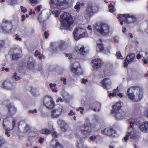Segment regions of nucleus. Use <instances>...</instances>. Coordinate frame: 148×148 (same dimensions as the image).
Here are the masks:
<instances>
[{"mask_svg":"<svg viewBox=\"0 0 148 148\" xmlns=\"http://www.w3.org/2000/svg\"><path fill=\"white\" fill-rule=\"evenodd\" d=\"M20 8L21 11L23 13H25L27 11V9L25 8L23 6H21Z\"/></svg>","mask_w":148,"mask_h":148,"instance_id":"obj_53","label":"nucleus"},{"mask_svg":"<svg viewBox=\"0 0 148 148\" xmlns=\"http://www.w3.org/2000/svg\"><path fill=\"white\" fill-rule=\"evenodd\" d=\"M1 70L2 71H5L7 72H8L9 71V69L8 68H5L4 67H1Z\"/></svg>","mask_w":148,"mask_h":148,"instance_id":"obj_61","label":"nucleus"},{"mask_svg":"<svg viewBox=\"0 0 148 148\" xmlns=\"http://www.w3.org/2000/svg\"><path fill=\"white\" fill-rule=\"evenodd\" d=\"M1 27L4 33L10 32H11L12 28V21L5 18L3 19Z\"/></svg>","mask_w":148,"mask_h":148,"instance_id":"obj_9","label":"nucleus"},{"mask_svg":"<svg viewBox=\"0 0 148 148\" xmlns=\"http://www.w3.org/2000/svg\"><path fill=\"white\" fill-rule=\"evenodd\" d=\"M80 3L79 2H77L75 5L74 6V8L76 10L77 12H79L80 8Z\"/></svg>","mask_w":148,"mask_h":148,"instance_id":"obj_41","label":"nucleus"},{"mask_svg":"<svg viewBox=\"0 0 148 148\" xmlns=\"http://www.w3.org/2000/svg\"><path fill=\"white\" fill-rule=\"evenodd\" d=\"M101 62L100 59L97 58L91 61V65L94 69H98L101 67Z\"/></svg>","mask_w":148,"mask_h":148,"instance_id":"obj_23","label":"nucleus"},{"mask_svg":"<svg viewBox=\"0 0 148 148\" xmlns=\"http://www.w3.org/2000/svg\"><path fill=\"white\" fill-rule=\"evenodd\" d=\"M43 102L44 106L49 109H51L54 106L55 102L50 96L45 97L43 99Z\"/></svg>","mask_w":148,"mask_h":148,"instance_id":"obj_12","label":"nucleus"},{"mask_svg":"<svg viewBox=\"0 0 148 148\" xmlns=\"http://www.w3.org/2000/svg\"><path fill=\"white\" fill-rule=\"evenodd\" d=\"M16 85L14 82H11L9 80L4 81L3 83L2 87L5 89L11 90L14 89Z\"/></svg>","mask_w":148,"mask_h":148,"instance_id":"obj_18","label":"nucleus"},{"mask_svg":"<svg viewBox=\"0 0 148 148\" xmlns=\"http://www.w3.org/2000/svg\"><path fill=\"white\" fill-rule=\"evenodd\" d=\"M49 148H63V147L57 140L53 139L51 142L50 146Z\"/></svg>","mask_w":148,"mask_h":148,"instance_id":"obj_25","label":"nucleus"},{"mask_svg":"<svg viewBox=\"0 0 148 148\" xmlns=\"http://www.w3.org/2000/svg\"><path fill=\"white\" fill-rule=\"evenodd\" d=\"M119 86H117L116 88L117 89H114L112 93H110L109 94V96L111 97V96L114 97L117 94V95L121 98L122 97L123 95L121 93H118L119 92Z\"/></svg>","mask_w":148,"mask_h":148,"instance_id":"obj_28","label":"nucleus"},{"mask_svg":"<svg viewBox=\"0 0 148 148\" xmlns=\"http://www.w3.org/2000/svg\"><path fill=\"white\" fill-rule=\"evenodd\" d=\"M35 66V60L32 57H29L27 62V67L28 69H31Z\"/></svg>","mask_w":148,"mask_h":148,"instance_id":"obj_27","label":"nucleus"},{"mask_svg":"<svg viewBox=\"0 0 148 148\" xmlns=\"http://www.w3.org/2000/svg\"><path fill=\"white\" fill-rule=\"evenodd\" d=\"M70 68L71 71L76 75H78L81 74L82 69L79 63L75 62L71 65Z\"/></svg>","mask_w":148,"mask_h":148,"instance_id":"obj_16","label":"nucleus"},{"mask_svg":"<svg viewBox=\"0 0 148 148\" xmlns=\"http://www.w3.org/2000/svg\"><path fill=\"white\" fill-rule=\"evenodd\" d=\"M50 88L53 92H57L58 90H57V88L56 87V84L50 83L49 84Z\"/></svg>","mask_w":148,"mask_h":148,"instance_id":"obj_34","label":"nucleus"},{"mask_svg":"<svg viewBox=\"0 0 148 148\" xmlns=\"http://www.w3.org/2000/svg\"><path fill=\"white\" fill-rule=\"evenodd\" d=\"M63 109V106H59L53 110L51 112V117L52 118H58L61 115Z\"/></svg>","mask_w":148,"mask_h":148,"instance_id":"obj_15","label":"nucleus"},{"mask_svg":"<svg viewBox=\"0 0 148 148\" xmlns=\"http://www.w3.org/2000/svg\"><path fill=\"white\" fill-rule=\"evenodd\" d=\"M128 16L127 14L125 15L122 14H119L117 17L118 19L120 22V23L121 25L123 24V21L127 23H128L126 16Z\"/></svg>","mask_w":148,"mask_h":148,"instance_id":"obj_26","label":"nucleus"},{"mask_svg":"<svg viewBox=\"0 0 148 148\" xmlns=\"http://www.w3.org/2000/svg\"><path fill=\"white\" fill-rule=\"evenodd\" d=\"M142 60L143 61L144 64H147L148 63V58L143 57Z\"/></svg>","mask_w":148,"mask_h":148,"instance_id":"obj_55","label":"nucleus"},{"mask_svg":"<svg viewBox=\"0 0 148 148\" xmlns=\"http://www.w3.org/2000/svg\"><path fill=\"white\" fill-rule=\"evenodd\" d=\"M57 123L58 125L60 127L62 131L65 132L67 130L68 125L65 123L64 121L59 119Z\"/></svg>","mask_w":148,"mask_h":148,"instance_id":"obj_24","label":"nucleus"},{"mask_svg":"<svg viewBox=\"0 0 148 148\" xmlns=\"http://www.w3.org/2000/svg\"><path fill=\"white\" fill-rule=\"evenodd\" d=\"M75 54L79 56H83L87 54V52L85 50L84 46L82 45H76L75 48Z\"/></svg>","mask_w":148,"mask_h":148,"instance_id":"obj_14","label":"nucleus"},{"mask_svg":"<svg viewBox=\"0 0 148 148\" xmlns=\"http://www.w3.org/2000/svg\"><path fill=\"white\" fill-rule=\"evenodd\" d=\"M62 97L66 102H68L69 101V95L67 92H65L62 95Z\"/></svg>","mask_w":148,"mask_h":148,"instance_id":"obj_38","label":"nucleus"},{"mask_svg":"<svg viewBox=\"0 0 148 148\" xmlns=\"http://www.w3.org/2000/svg\"><path fill=\"white\" fill-rule=\"evenodd\" d=\"M40 133L43 134L47 135L50 133V130L47 128H45L41 130Z\"/></svg>","mask_w":148,"mask_h":148,"instance_id":"obj_36","label":"nucleus"},{"mask_svg":"<svg viewBox=\"0 0 148 148\" xmlns=\"http://www.w3.org/2000/svg\"><path fill=\"white\" fill-rule=\"evenodd\" d=\"M101 105V104L99 102H96L94 103V107H95L96 108H97L98 107L99 108L97 110L98 112L100 110V107Z\"/></svg>","mask_w":148,"mask_h":148,"instance_id":"obj_42","label":"nucleus"},{"mask_svg":"<svg viewBox=\"0 0 148 148\" xmlns=\"http://www.w3.org/2000/svg\"><path fill=\"white\" fill-rule=\"evenodd\" d=\"M45 141V138L42 137H40L39 138L38 142L41 145H42Z\"/></svg>","mask_w":148,"mask_h":148,"instance_id":"obj_47","label":"nucleus"},{"mask_svg":"<svg viewBox=\"0 0 148 148\" xmlns=\"http://www.w3.org/2000/svg\"><path fill=\"white\" fill-rule=\"evenodd\" d=\"M34 56H39V59L41 60L42 59H45V57L42 54H41L40 52L38 50H36L34 53Z\"/></svg>","mask_w":148,"mask_h":148,"instance_id":"obj_32","label":"nucleus"},{"mask_svg":"<svg viewBox=\"0 0 148 148\" xmlns=\"http://www.w3.org/2000/svg\"><path fill=\"white\" fill-rule=\"evenodd\" d=\"M84 140L79 139V140H77L76 143V145L77 148H84Z\"/></svg>","mask_w":148,"mask_h":148,"instance_id":"obj_31","label":"nucleus"},{"mask_svg":"<svg viewBox=\"0 0 148 148\" xmlns=\"http://www.w3.org/2000/svg\"><path fill=\"white\" fill-rule=\"evenodd\" d=\"M136 123V120H131L129 122L130 125L127 130V134L130 140L133 143L138 142L140 138L138 130L134 128Z\"/></svg>","mask_w":148,"mask_h":148,"instance_id":"obj_1","label":"nucleus"},{"mask_svg":"<svg viewBox=\"0 0 148 148\" xmlns=\"http://www.w3.org/2000/svg\"><path fill=\"white\" fill-rule=\"evenodd\" d=\"M117 58L118 59H121L122 60L123 59V57L121 55V52L120 51H118L116 54Z\"/></svg>","mask_w":148,"mask_h":148,"instance_id":"obj_44","label":"nucleus"},{"mask_svg":"<svg viewBox=\"0 0 148 148\" xmlns=\"http://www.w3.org/2000/svg\"><path fill=\"white\" fill-rule=\"evenodd\" d=\"M61 22L60 29L69 30L71 25L73 23V18L69 13L64 12L60 16Z\"/></svg>","mask_w":148,"mask_h":148,"instance_id":"obj_2","label":"nucleus"},{"mask_svg":"<svg viewBox=\"0 0 148 148\" xmlns=\"http://www.w3.org/2000/svg\"><path fill=\"white\" fill-rule=\"evenodd\" d=\"M101 133L103 134L108 135L111 137H116L117 136L116 132L112 128H107L101 130Z\"/></svg>","mask_w":148,"mask_h":148,"instance_id":"obj_17","label":"nucleus"},{"mask_svg":"<svg viewBox=\"0 0 148 148\" xmlns=\"http://www.w3.org/2000/svg\"><path fill=\"white\" fill-rule=\"evenodd\" d=\"M16 1L15 0H8V4L13 5L16 3Z\"/></svg>","mask_w":148,"mask_h":148,"instance_id":"obj_46","label":"nucleus"},{"mask_svg":"<svg viewBox=\"0 0 148 148\" xmlns=\"http://www.w3.org/2000/svg\"><path fill=\"white\" fill-rule=\"evenodd\" d=\"M135 57V55L134 53H132L127 56L124 62V66L126 67L128 66V64H130L134 62Z\"/></svg>","mask_w":148,"mask_h":148,"instance_id":"obj_22","label":"nucleus"},{"mask_svg":"<svg viewBox=\"0 0 148 148\" xmlns=\"http://www.w3.org/2000/svg\"><path fill=\"white\" fill-rule=\"evenodd\" d=\"M89 108H88V110L92 109L94 107V103L90 104L88 105Z\"/></svg>","mask_w":148,"mask_h":148,"instance_id":"obj_63","label":"nucleus"},{"mask_svg":"<svg viewBox=\"0 0 148 148\" xmlns=\"http://www.w3.org/2000/svg\"><path fill=\"white\" fill-rule=\"evenodd\" d=\"M12 78L16 81H17L21 79V77L17 75V73L16 72L14 73Z\"/></svg>","mask_w":148,"mask_h":148,"instance_id":"obj_40","label":"nucleus"},{"mask_svg":"<svg viewBox=\"0 0 148 148\" xmlns=\"http://www.w3.org/2000/svg\"><path fill=\"white\" fill-rule=\"evenodd\" d=\"M94 29L103 35L108 34L110 32V27L107 24L102 23L99 24L95 23L93 25Z\"/></svg>","mask_w":148,"mask_h":148,"instance_id":"obj_6","label":"nucleus"},{"mask_svg":"<svg viewBox=\"0 0 148 148\" xmlns=\"http://www.w3.org/2000/svg\"><path fill=\"white\" fill-rule=\"evenodd\" d=\"M84 108V107H79L77 109V111H80V113L81 114H83L84 113L83 111Z\"/></svg>","mask_w":148,"mask_h":148,"instance_id":"obj_49","label":"nucleus"},{"mask_svg":"<svg viewBox=\"0 0 148 148\" xmlns=\"http://www.w3.org/2000/svg\"><path fill=\"white\" fill-rule=\"evenodd\" d=\"M3 104L6 106L8 111L9 115L12 116L15 114L16 111L17 109L13 104L10 103L9 101H5L3 102Z\"/></svg>","mask_w":148,"mask_h":148,"instance_id":"obj_13","label":"nucleus"},{"mask_svg":"<svg viewBox=\"0 0 148 148\" xmlns=\"http://www.w3.org/2000/svg\"><path fill=\"white\" fill-rule=\"evenodd\" d=\"M30 2L31 3L32 5L34 4L33 6L34 5L38 3V0H29Z\"/></svg>","mask_w":148,"mask_h":148,"instance_id":"obj_50","label":"nucleus"},{"mask_svg":"<svg viewBox=\"0 0 148 148\" xmlns=\"http://www.w3.org/2000/svg\"><path fill=\"white\" fill-rule=\"evenodd\" d=\"M52 137L54 138H56L58 137V134L56 132H54L52 133Z\"/></svg>","mask_w":148,"mask_h":148,"instance_id":"obj_62","label":"nucleus"},{"mask_svg":"<svg viewBox=\"0 0 148 148\" xmlns=\"http://www.w3.org/2000/svg\"><path fill=\"white\" fill-rule=\"evenodd\" d=\"M97 47L99 49L100 51L103 52L104 50V47L101 40L100 39L98 40L97 41Z\"/></svg>","mask_w":148,"mask_h":148,"instance_id":"obj_29","label":"nucleus"},{"mask_svg":"<svg viewBox=\"0 0 148 148\" xmlns=\"http://www.w3.org/2000/svg\"><path fill=\"white\" fill-rule=\"evenodd\" d=\"M51 48L52 49L53 52L56 53L57 52L56 43L55 42H51L50 43Z\"/></svg>","mask_w":148,"mask_h":148,"instance_id":"obj_35","label":"nucleus"},{"mask_svg":"<svg viewBox=\"0 0 148 148\" xmlns=\"http://www.w3.org/2000/svg\"><path fill=\"white\" fill-rule=\"evenodd\" d=\"M127 92L128 98L133 102H138L141 100L143 96L142 92H136L135 87L129 88Z\"/></svg>","mask_w":148,"mask_h":148,"instance_id":"obj_4","label":"nucleus"},{"mask_svg":"<svg viewBox=\"0 0 148 148\" xmlns=\"http://www.w3.org/2000/svg\"><path fill=\"white\" fill-rule=\"evenodd\" d=\"M138 127L139 130L143 133H148V121H144L139 123Z\"/></svg>","mask_w":148,"mask_h":148,"instance_id":"obj_19","label":"nucleus"},{"mask_svg":"<svg viewBox=\"0 0 148 148\" xmlns=\"http://www.w3.org/2000/svg\"><path fill=\"white\" fill-rule=\"evenodd\" d=\"M30 127V126L29 125L27 124H25L24 127V130L25 131H27L29 129Z\"/></svg>","mask_w":148,"mask_h":148,"instance_id":"obj_59","label":"nucleus"},{"mask_svg":"<svg viewBox=\"0 0 148 148\" xmlns=\"http://www.w3.org/2000/svg\"><path fill=\"white\" fill-rule=\"evenodd\" d=\"M127 14L128 16H126V18L128 23L134 22L136 21V19L134 16Z\"/></svg>","mask_w":148,"mask_h":148,"instance_id":"obj_30","label":"nucleus"},{"mask_svg":"<svg viewBox=\"0 0 148 148\" xmlns=\"http://www.w3.org/2000/svg\"><path fill=\"white\" fill-rule=\"evenodd\" d=\"M6 140L3 136H0V148L3 147L6 143Z\"/></svg>","mask_w":148,"mask_h":148,"instance_id":"obj_37","label":"nucleus"},{"mask_svg":"<svg viewBox=\"0 0 148 148\" xmlns=\"http://www.w3.org/2000/svg\"><path fill=\"white\" fill-rule=\"evenodd\" d=\"M5 42L3 40H0V49L4 46Z\"/></svg>","mask_w":148,"mask_h":148,"instance_id":"obj_52","label":"nucleus"},{"mask_svg":"<svg viewBox=\"0 0 148 148\" xmlns=\"http://www.w3.org/2000/svg\"><path fill=\"white\" fill-rule=\"evenodd\" d=\"M101 137L99 135H97L96 136H92L89 137V139L91 141H94L96 140L97 141L96 143H98V141H97L99 139H101Z\"/></svg>","mask_w":148,"mask_h":148,"instance_id":"obj_33","label":"nucleus"},{"mask_svg":"<svg viewBox=\"0 0 148 148\" xmlns=\"http://www.w3.org/2000/svg\"><path fill=\"white\" fill-rule=\"evenodd\" d=\"M9 119L11 120L10 121H11L12 124V127H8L6 128L7 126L4 124L5 121V120L3 121V127L4 128H5V134L8 137H10V131L14 129L16 125V123L17 121L16 120L12 117H11L10 118H7V121H9Z\"/></svg>","mask_w":148,"mask_h":148,"instance_id":"obj_11","label":"nucleus"},{"mask_svg":"<svg viewBox=\"0 0 148 148\" xmlns=\"http://www.w3.org/2000/svg\"><path fill=\"white\" fill-rule=\"evenodd\" d=\"M42 8V6L41 5L38 6L37 8H35V11H37L38 12H39L40 9Z\"/></svg>","mask_w":148,"mask_h":148,"instance_id":"obj_57","label":"nucleus"},{"mask_svg":"<svg viewBox=\"0 0 148 148\" xmlns=\"http://www.w3.org/2000/svg\"><path fill=\"white\" fill-rule=\"evenodd\" d=\"M73 35L76 40H78L82 38L88 37L85 29L80 27L76 28L75 29Z\"/></svg>","mask_w":148,"mask_h":148,"instance_id":"obj_8","label":"nucleus"},{"mask_svg":"<svg viewBox=\"0 0 148 148\" xmlns=\"http://www.w3.org/2000/svg\"><path fill=\"white\" fill-rule=\"evenodd\" d=\"M64 101V100L62 99L61 97H59L56 99V102L57 103L60 102L61 103L63 102Z\"/></svg>","mask_w":148,"mask_h":148,"instance_id":"obj_58","label":"nucleus"},{"mask_svg":"<svg viewBox=\"0 0 148 148\" xmlns=\"http://www.w3.org/2000/svg\"><path fill=\"white\" fill-rule=\"evenodd\" d=\"M77 130L80 132L81 134L84 136L83 138H86L91 133L92 128L88 124L85 123L77 127Z\"/></svg>","mask_w":148,"mask_h":148,"instance_id":"obj_10","label":"nucleus"},{"mask_svg":"<svg viewBox=\"0 0 148 148\" xmlns=\"http://www.w3.org/2000/svg\"><path fill=\"white\" fill-rule=\"evenodd\" d=\"M75 115V113L73 110H70L68 114V115L69 116H72Z\"/></svg>","mask_w":148,"mask_h":148,"instance_id":"obj_54","label":"nucleus"},{"mask_svg":"<svg viewBox=\"0 0 148 148\" xmlns=\"http://www.w3.org/2000/svg\"><path fill=\"white\" fill-rule=\"evenodd\" d=\"M144 114L145 116L148 118V109H147L144 112Z\"/></svg>","mask_w":148,"mask_h":148,"instance_id":"obj_64","label":"nucleus"},{"mask_svg":"<svg viewBox=\"0 0 148 148\" xmlns=\"http://www.w3.org/2000/svg\"><path fill=\"white\" fill-rule=\"evenodd\" d=\"M60 80L63 82V84L64 85H66V78L62 77L60 79Z\"/></svg>","mask_w":148,"mask_h":148,"instance_id":"obj_56","label":"nucleus"},{"mask_svg":"<svg viewBox=\"0 0 148 148\" xmlns=\"http://www.w3.org/2000/svg\"><path fill=\"white\" fill-rule=\"evenodd\" d=\"M25 121L23 120L20 121L18 125V129H19L20 126L23 127L25 125Z\"/></svg>","mask_w":148,"mask_h":148,"instance_id":"obj_45","label":"nucleus"},{"mask_svg":"<svg viewBox=\"0 0 148 148\" xmlns=\"http://www.w3.org/2000/svg\"><path fill=\"white\" fill-rule=\"evenodd\" d=\"M121 102H118L112 106L111 113L114 114L116 120H122L126 117L125 113L121 110Z\"/></svg>","mask_w":148,"mask_h":148,"instance_id":"obj_3","label":"nucleus"},{"mask_svg":"<svg viewBox=\"0 0 148 148\" xmlns=\"http://www.w3.org/2000/svg\"><path fill=\"white\" fill-rule=\"evenodd\" d=\"M66 45L63 42H62L59 45V47L60 50L64 49L65 48Z\"/></svg>","mask_w":148,"mask_h":148,"instance_id":"obj_43","label":"nucleus"},{"mask_svg":"<svg viewBox=\"0 0 148 148\" xmlns=\"http://www.w3.org/2000/svg\"><path fill=\"white\" fill-rule=\"evenodd\" d=\"M108 8L109 12H110L112 13L116 10L114 6L111 4H109Z\"/></svg>","mask_w":148,"mask_h":148,"instance_id":"obj_39","label":"nucleus"},{"mask_svg":"<svg viewBox=\"0 0 148 148\" xmlns=\"http://www.w3.org/2000/svg\"><path fill=\"white\" fill-rule=\"evenodd\" d=\"M98 9V5L94 4H89L84 12L85 17L88 19L94 14L97 13Z\"/></svg>","mask_w":148,"mask_h":148,"instance_id":"obj_7","label":"nucleus"},{"mask_svg":"<svg viewBox=\"0 0 148 148\" xmlns=\"http://www.w3.org/2000/svg\"><path fill=\"white\" fill-rule=\"evenodd\" d=\"M112 82L110 79L105 78L101 82V86L105 89L108 90L110 88Z\"/></svg>","mask_w":148,"mask_h":148,"instance_id":"obj_21","label":"nucleus"},{"mask_svg":"<svg viewBox=\"0 0 148 148\" xmlns=\"http://www.w3.org/2000/svg\"><path fill=\"white\" fill-rule=\"evenodd\" d=\"M52 12L53 14H55V16L56 17H58L59 16V14L60 13V11L57 10L53 11H52Z\"/></svg>","mask_w":148,"mask_h":148,"instance_id":"obj_48","label":"nucleus"},{"mask_svg":"<svg viewBox=\"0 0 148 148\" xmlns=\"http://www.w3.org/2000/svg\"><path fill=\"white\" fill-rule=\"evenodd\" d=\"M22 48L18 46L14 51V53L12 55L13 60H17L20 58L22 56Z\"/></svg>","mask_w":148,"mask_h":148,"instance_id":"obj_20","label":"nucleus"},{"mask_svg":"<svg viewBox=\"0 0 148 148\" xmlns=\"http://www.w3.org/2000/svg\"><path fill=\"white\" fill-rule=\"evenodd\" d=\"M37 112V111L36 109H34V110H29L28 111V113L29 114H34L36 113Z\"/></svg>","mask_w":148,"mask_h":148,"instance_id":"obj_51","label":"nucleus"},{"mask_svg":"<svg viewBox=\"0 0 148 148\" xmlns=\"http://www.w3.org/2000/svg\"><path fill=\"white\" fill-rule=\"evenodd\" d=\"M15 39L17 40L21 41L22 40V38L19 37V36L18 35L16 34L15 35Z\"/></svg>","mask_w":148,"mask_h":148,"instance_id":"obj_60","label":"nucleus"},{"mask_svg":"<svg viewBox=\"0 0 148 148\" xmlns=\"http://www.w3.org/2000/svg\"><path fill=\"white\" fill-rule=\"evenodd\" d=\"M73 2V0H51L50 7L52 9H64L69 3Z\"/></svg>","mask_w":148,"mask_h":148,"instance_id":"obj_5","label":"nucleus"}]
</instances>
